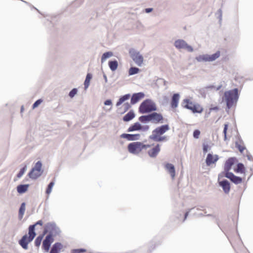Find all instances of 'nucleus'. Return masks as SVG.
I'll use <instances>...</instances> for the list:
<instances>
[{"mask_svg":"<svg viewBox=\"0 0 253 253\" xmlns=\"http://www.w3.org/2000/svg\"><path fill=\"white\" fill-rule=\"evenodd\" d=\"M240 92L238 88L235 87L225 91L221 97L220 103L226 104L225 111L229 113L231 108L236 106L240 97Z\"/></svg>","mask_w":253,"mask_h":253,"instance_id":"f257e3e1","label":"nucleus"},{"mask_svg":"<svg viewBox=\"0 0 253 253\" xmlns=\"http://www.w3.org/2000/svg\"><path fill=\"white\" fill-rule=\"evenodd\" d=\"M157 107L155 102L150 98L144 100L139 105L138 112L141 114H150L157 111Z\"/></svg>","mask_w":253,"mask_h":253,"instance_id":"f03ea898","label":"nucleus"},{"mask_svg":"<svg viewBox=\"0 0 253 253\" xmlns=\"http://www.w3.org/2000/svg\"><path fill=\"white\" fill-rule=\"evenodd\" d=\"M181 106L183 108L191 111L193 114H201L204 111L203 107L200 104L193 102L188 98L182 100Z\"/></svg>","mask_w":253,"mask_h":253,"instance_id":"7ed1b4c3","label":"nucleus"},{"mask_svg":"<svg viewBox=\"0 0 253 253\" xmlns=\"http://www.w3.org/2000/svg\"><path fill=\"white\" fill-rule=\"evenodd\" d=\"M42 233L44 235L48 233L45 236L54 238L60 234L61 230L55 222H48L44 225V229Z\"/></svg>","mask_w":253,"mask_h":253,"instance_id":"20e7f679","label":"nucleus"},{"mask_svg":"<svg viewBox=\"0 0 253 253\" xmlns=\"http://www.w3.org/2000/svg\"><path fill=\"white\" fill-rule=\"evenodd\" d=\"M42 164L41 161H37L27 174V176L32 180H37L43 174Z\"/></svg>","mask_w":253,"mask_h":253,"instance_id":"39448f33","label":"nucleus"},{"mask_svg":"<svg viewBox=\"0 0 253 253\" xmlns=\"http://www.w3.org/2000/svg\"><path fill=\"white\" fill-rule=\"evenodd\" d=\"M37 235L28 229V234H25L22 236L21 238L19 240L18 244L24 250L28 249V245L33 241Z\"/></svg>","mask_w":253,"mask_h":253,"instance_id":"423d86ee","label":"nucleus"},{"mask_svg":"<svg viewBox=\"0 0 253 253\" xmlns=\"http://www.w3.org/2000/svg\"><path fill=\"white\" fill-rule=\"evenodd\" d=\"M129 54L130 57L135 63L138 66L141 67L143 63L144 58L139 51H137L134 48H130L129 50Z\"/></svg>","mask_w":253,"mask_h":253,"instance_id":"0eeeda50","label":"nucleus"},{"mask_svg":"<svg viewBox=\"0 0 253 253\" xmlns=\"http://www.w3.org/2000/svg\"><path fill=\"white\" fill-rule=\"evenodd\" d=\"M174 46L177 49H185L189 52H192L194 48L191 45L188 44L187 42L183 39H177L174 41Z\"/></svg>","mask_w":253,"mask_h":253,"instance_id":"6e6552de","label":"nucleus"},{"mask_svg":"<svg viewBox=\"0 0 253 253\" xmlns=\"http://www.w3.org/2000/svg\"><path fill=\"white\" fill-rule=\"evenodd\" d=\"M170 129L169 124L162 125L157 127L152 131V134L149 136V138L155 136L162 135Z\"/></svg>","mask_w":253,"mask_h":253,"instance_id":"1a4fd4ad","label":"nucleus"},{"mask_svg":"<svg viewBox=\"0 0 253 253\" xmlns=\"http://www.w3.org/2000/svg\"><path fill=\"white\" fill-rule=\"evenodd\" d=\"M140 142L135 141L129 143L127 145L128 151L132 154L137 155L141 152Z\"/></svg>","mask_w":253,"mask_h":253,"instance_id":"9d476101","label":"nucleus"},{"mask_svg":"<svg viewBox=\"0 0 253 253\" xmlns=\"http://www.w3.org/2000/svg\"><path fill=\"white\" fill-rule=\"evenodd\" d=\"M149 115L151 123L155 124H162L164 123V118L161 113L154 111L149 114Z\"/></svg>","mask_w":253,"mask_h":253,"instance_id":"9b49d317","label":"nucleus"},{"mask_svg":"<svg viewBox=\"0 0 253 253\" xmlns=\"http://www.w3.org/2000/svg\"><path fill=\"white\" fill-rule=\"evenodd\" d=\"M54 241V238H51L47 236L45 237L44 239L43 240L42 245V249L43 253H49L50 248Z\"/></svg>","mask_w":253,"mask_h":253,"instance_id":"f8f14e48","label":"nucleus"},{"mask_svg":"<svg viewBox=\"0 0 253 253\" xmlns=\"http://www.w3.org/2000/svg\"><path fill=\"white\" fill-rule=\"evenodd\" d=\"M238 162V159L235 157L228 158L225 162L224 165V171H230L232 169V166Z\"/></svg>","mask_w":253,"mask_h":253,"instance_id":"ddd939ff","label":"nucleus"},{"mask_svg":"<svg viewBox=\"0 0 253 253\" xmlns=\"http://www.w3.org/2000/svg\"><path fill=\"white\" fill-rule=\"evenodd\" d=\"M121 138L126 139L129 141H136L140 139V134L139 133L131 134L123 133L120 135Z\"/></svg>","mask_w":253,"mask_h":253,"instance_id":"4468645a","label":"nucleus"},{"mask_svg":"<svg viewBox=\"0 0 253 253\" xmlns=\"http://www.w3.org/2000/svg\"><path fill=\"white\" fill-rule=\"evenodd\" d=\"M145 93L143 92H139L132 93L130 96V104L134 105L138 102L141 99L145 97Z\"/></svg>","mask_w":253,"mask_h":253,"instance_id":"2eb2a0df","label":"nucleus"},{"mask_svg":"<svg viewBox=\"0 0 253 253\" xmlns=\"http://www.w3.org/2000/svg\"><path fill=\"white\" fill-rule=\"evenodd\" d=\"M219 186L221 187L226 194L229 193L231 189V184L230 182L226 179H223L219 181Z\"/></svg>","mask_w":253,"mask_h":253,"instance_id":"dca6fc26","label":"nucleus"},{"mask_svg":"<svg viewBox=\"0 0 253 253\" xmlns=\"http://www.w3.org/2000/svg\"><path fill=\"white\" fill-rule=\"evenodd\" d=\"M219 159L218 155L215 154L213 155L211 153H208L207 154L205 163L207 166H210L211 165L215 164Z\"/></svg>","mask_w":253,"mask_h":253,"instance_id":"f3484780","label":"nucleus"},{"mask_svg":"<svg viewBox=\"0 0 253 253\" xmlns=\"http://www.w3.org/2000/svg\"><path fill=\"white\" fill-rule=\"evenodd\" d=\"M180 97V95L179 93H174L172 95L170 102V106L172 109H175L178 107Z\"/></svg>","mask_w":253,"mask_h":253,"instance_id":"a211bd4d","label":"nucleus"},{"mask_svg":"<svg viewBox=\"0 0 253 253\" xmlns=\"http://www.w3.org/2000/svg\"><path fill=\"white\" fill-rule=\"evenodd\" d=\"M160 151V144H157L156 146L149 150L147 153L150 158H155L157 156Z\"/></svg>","mask_w":253,"mask_h":253,"instance_id":"6ab92c4d","label":"nucleus"},{"mask_svg":"<svg viewBox=\"0 0 253 253\" xmlns=\"http://www.w3.org/2000/svg\"><path fill=\"white\" fill-rule=\"evenodd\" d=\"M63 248V245L61 242H55L53 244L49 253H60Z\"/></svg>","mask_w":253,"mask_h":253,"instance_id":"aec40b11","label":"nucleus"},{"mask_svg":"<svg viewBox=\"0 0 253 253\" xmlns=\"http://www.w3.org/2000/svg\"><path fill=\"white\" fill-rule=\"evenodd\" d=\"M166 169L172 178H173L175 176V169L174 166L169 163H167L165 166Z\"/></svg>","mask_w":253,"mask_h":253,"instance_id":"412c9836","label":"nucleus"},{"mask_svg":"<svg viewBox=\"0 0 253 253\" xmlns=\"http://www.w3.org/2000/svg\"><path fill=\"white\" fill-rule=\"evenodd\" d=\"M29 187V184H20L16 187L17 192L20 195L24 194L28 190Z\"/></svg>","mask_w":253,"mask_h":253,"instance_id":"4be33fe9","label":"nucleus"},{"mask_svg":"<svg viewBox=\"0 0 253 253\" xmlns=\"http://www.w3.org/2000/svg\"><path fill=\"white\" fill-rule=\"evenodd\" d=\"M135 117V114L133 110H130L124 117L123 121L125 122H128L134 119Z\"/></svg>","mask_w":253,"mask_h":253,"instance_id":"5701e85b","label":"nucleus"},{"mask_svg":"<svg viewBox=\"0 0 253 253\" xmlns=\"http://www.w3.org/2000/svg\"><path fill=\"white\" fill-rule=\"evenodd\" d=\"M108 66L112 72H115L118 68V61L116 59L109 60L108 61Z\"/></svg>","mask_w":253,"mask_h":253,"instance_id":"b1692460","label":"nucleus"},{"mask_svg":"<svg viewBox=\"0 0 253 253\" xmlns=\"http://www.w3.org/2000/svg\"><path fill=\"white\" fill-rule=\"evenodd\" d=\"M130 96H131V95L130 93H127V94H124L123 95L120 96L116 102V107L120 106L126 101L128 100L129 99V98L130 97Z\"/></svg>","mask_w":253,"mask_h":253,"instance_id":"393cba45","label":"nucleus"},{"mask_svg":"<svg viewBox=\"0 0 253 253\" xmlns=\"http://www.w3.org/2000/svg\"><path fill=\"white\" fill-rule=\"evenodd\" d=\"M236 164H237V169H234V171L237 173H244L245 174L246 168L245 165L242 163L239 162L238 161Z\"/></svg>","mask_w":253,"mask_h":253,"instance_id":"a878e982","label":"nucleus"},{"mask_svg":"<svg viewBox=\"0 0 253 253\" xmlns=\"http://www.w3.org/2000/svg\"><path fill=\"white\" fill-rule=\"evenodd\" d=\"M140 126V123L139 122H136L133 124H131L126 129V131L130 132L135 131H139Z\"/></svg>","mask_w":253,"mask_h":253,"instance_id":"bb28decb","label":"nucleus"},{"mask_svg":"<svg viewBox=\"0 0 253 253\" xmlns=\"http://www.w3.org/2000/svg\"><path fill=\"white\" fill-rule=\"evenodd\" d=\"M43 224V221L42 219L39 220L38 221H36L33 224H31L29 226L28 229L32 231L34 234L37 235L36 232V227L37 225H40L41 226H42Z\"/></svg>","mask_w":253,"mask_h":253,"instance_id":"cd10ccee","label":"nucleus"},{"mask_svg":"<svg viewBox=\"0 0 253 253\" xmlns=\"http://www.w3.org/2000/svg\"><path fill=\"white\" fill-rule=\"evenodd\" d=\"M32 8H33V9H36L40 14L42 15L44 17H49V16L45 15V14H44L42 13V12H41L40 11V10L38 9H37L36 7H35V6H32ZM59 17V15H54V16H50V19L49 18H47V20L48 21H49L51 23L53 24L54 21L57 20L58 19Z\"/></svg>","mask_w":253,"mask_h":253,"instance_id":"c85d7f7f","label":"nucleus"},{"mask_svg":"<svg viewBox=\"0 0 253 253\" xmlns=\"http://www.w3.org/2000/svg\"><path fill=\"white\" fill-rule=\"evenodd\" d=\"M21 168L16 174V177L18 178H21L25 173L27 169V164L25 163H22L20 165Z\"/></svg>","mask_w":253,"mask_h":253,"instance_id":"c756f323","label":"nucleus"},{"mask_svg":"<svg viewBox=\"0 0 253 253\" xmlns=\"http://www.w3.org/2000/svg\"><path fill=\"white\" fill-rule=\"evenodd\" d=\"M161 242L160 241H157L156 238H154L152 239L150 242V245L148 249L149 252L151 253L156 247L159 246Z\"/></svg>","mask_w":253,"mask_h":253,"instance_id":"7c9ffc66","label":"nucleus"},{"mask_svg":"<svg viewBox=\"0 0 253 253\" xmlns=\"http://www.w3.org/2000/svg\"><path fill=\"white\" fill-rule=\"evenodd\" d=\"M138 121L144 124H146L149 122H151L149 114H145V115L140 116L138 118Z\"/></svg>","mask_w":253,"mask_h":253,"instance_id":"2f4dec72","label":"nucleus"},{"mask_svg":"<svg viewBox=\"0 0 253 253\" xmlns=\"http://www.w3.org/2000/svg\"><path fill=\"white\" fill-rule=\"evenodd\" d=\"M141 72V69L139 68L131 66L128 70V76H133Z\"/></svg>","mask_w":253,"mask_h":253,"instance_id":"473e14b6","label":"nucleus"},{"mask_svg":"<svg viewBox=\"0 0 253 253\" xmlns=\"http://www.w3.org/2000/svg\"><path fill=\"white\" fill-rule=\"evenodd\" d=\"M150 140H153L155 142H163V141H167L169 139L168 137L166 135H158V136H155L154 137H151L149 138Z\"/></svg>","mask_w":253,"mask_h":253,"instance_id":"72a5a7b5","label":"nucleus"},{"mask_svg":"<svg viewBox=\"0 0 253 253\" xmlns=\"http://www.w3.org/2000/svg\"><path fill=\"white\" fill-rule=\"evenodd\" d=\"M220 55V51L219 50L216 51L215 53L212 54H208V62H212L217 59Z\"/></svg>","mask_w":253,"mask_h":253,"instance_id":"f704fd0d","label":"nucleus"},{"mask_svg":"<svg viewBox=\"0 0 253 253\" xmlns=\"http://www.w3.org/2000/svg\"><path fill=\"white\" fill-rule=\"evenodd\" d=\"M55 178H53L50 182L47 185V187L45 189V194L47 195H49L52 190V188L55 184Z\"/></svg>","mask_w":253,"mask_h":253,"instance_id":"c9c22d12","label":"nucleus"},{"mask_svg":"<svg viewBox=\"0 0 253 253\" xmlns=\"http://www.w3.org/2000/svg\"><path fill=\"white\" fill-rule=\"evenodd\" d=\"M113 55V52L111 51H108L104 52L101 57V63H103L108 58Z\"/></svg>","mask_w":253,"mask_h":253,"instance_id":"e433bc0d","label":"nucleus"},{"mask_svg":"<svg viewBox=\"0 0 253 253\" xmlns=\"http://www.w3.org/2000/svg\"><path fill=\"white\" fill-rule=\"evenodd\" d=\"M92 78V74L90 73H88L86 74V77H85L84 83V87L85 89H86L88 87V86L90 84V80H91Z\"/></svg>","mask_w":253,"mask_h":253,"instance_id":"4c0bfd02","label":"nucleus"},{"mask_svg":"<svg viewBox=\"0 0 253 253\" xmlns=\"http://www.w3.org/2000/svg\"><path fill=\"white\" fill-rule=\"evenodd\" d=\"M44 236V235L42 233V234L39 235L36 238L35 241H34V244L36 247L39 248V247L40 246V245L41 244L42 241L43 239Z\"/></svg>","mask_w":253,"mask_h":253,"instance_id":"58836bf2","label":"nucleus"},{"mask_svg":"<svg viewBox=\"0 0 253 253\" xmlns=\"http://www.w3.org/2000/svg\"><path fill=\"white\" fill-rule=\"evenodd\" d=\"M208 54H201L195 57V59L199 62H208Z\"/></svg>","mask_w":253,"mask_h":253,"instance_id":"ea45409f","label":"nucleus"},{"mask_svg":"<svg viewBox=\"0 0 253 253\" xmlns=\"http://www.w3.org/2000/svg\"><path fill=\"white\" fill-rule=\"evenodd\" d=\"M169 97L167 95H164L160 100V103L161 105L166 107L169 104Z\"/></svg>","mask_w":253,"mask_h":253,"instance_id":"a19ab883","label":"nucleus"},{"mask_svg":"<svg viewBox=\"0 0 253 253\" xmlns=\"http://www.w3.org/2000/svg\"><path fill=\"white\" fill-rule=\"evenodd\" d=\"M230 181L235 184L237 185L242 182L243 179L241 177L234 174Z\"/></svg>","mask_w":253,"mask_h":253,"instance_id":"79ce46f5","label":"nucleus"},{"mask_svg":"<svg viewBox=\"0 0 253 253\" xmlns=\"http://www.w3.org/2000/svg\"><path fill=\"white\" fill-rule=\"evenodd\" d=\"M228 126H229V123L228 122H227L224 124L223 134L224 135L223 139L224 141H226L228 140L227 134V130L228 129Z\"/></svg>","mask_w":253,"mask_h":253,"instance_id":"37998d69","label":"nucleus"},{"mask_svg":"<svg viewBox=\"0 0 253 253\" xmlns=\"http://www.w3.org/2000/svg\"><path fill=\"white\" fill-rule=\"evenodd\" d=\"M235 145L236 148H237L238 149L239 151L241 153H243L245 149H246V146H242L240 144H239V143L238 142V141H235Z\"/></svg>","mask_w":253,"mask_h":253,"instance_id":"c03bdc74","label":"nucleus"},{"mask_svg":"<svg viewBox=\"0 0 253 253\" xmlns=\"http://www.w3.org/2000/svg\"><path fill=\"white\" fill-rule=\"evenodd\" d=\"M131 104L130 103H128V102H125L124 104V111L123 112H120L121 114H124L125 113L127 112L131 107Z\"/></svg>","mask_w":253,"mask_h":253,"instance_id":"a18cd8bd","label":"nucleus"},{"mask_svg":"<svg viewBox=\"0 0 253 253\" xmlns=\"http://www.w3.org/2000/svg\"><path fill=\"white\" fill-rule=\"evenodd\" d=\"M78 92V89L76 87L72 88L69 92L68 96L71 98H73Z\"/></svg>","mask_w":253,"mask_h":253,"instance_id":"49530a36","label":"nucleus"},{"mask_svg":"<svg viewBox=\"0 0 253 253\" xmlns=\"http://www.w3.org/2000/svg\"><path fill=\"white\" fill-rule=\"evenodd\" d=\"M203 152L204 155H205L209 150L211 149V147L206 143L202 144Z\"/></svg>","mask_w":253,"mask_h":253,"instance_id":"de8ad7c7","label":"nucleus"},{"mask_svg":"<svg viewBox=\"0 0 253 253\" xmlns=\"http://www.w3.org/2000/svg\"><path fill=\"white\" fill-rule=\"evenodd\" d=\"M205 216H208V217H213V218H215V220H216V224L217 225V226H218V227L220 228V229L223 232H224V231L223 230V228L220 226V224H219V218H216V216L213 214H211V213H209V214H206Z\"/></svg>","mask_w":253,"mask_h":253,"instance_id":"09e8293b","label":"nucleus"},{"mask_svg":"<svg viewBox=\"0 0 253 253\" xmlns=\"http://www.w3.org/2000/svg\"><path fill=\"white\" fill-rule=\"evenodd\" d=\"M43 102V99L42 98H40L37 99L32 106V108L34 109L37 108L42 102Z\"/></svg>","mask_w":253,"mask_h":253,"instance_id":"8fccbe9b","label":"nucleus"},{"mask_svg":"<svg viewBox=\"0 0 253 253\" xmlns=\"http://www.w3.org/2000/svg\"><path fill=\"white\" fill-rule=\"evenodd\" d=\"M195 209V207L192 208L191 209H189L187 210V211L185 212L184 214L183 219L182 220V222H184L185 220L187 219L189 214L190 212H192L193 211H194Z\"/></svg>","mask_w":253,"mask_h":253,"instance_id":"3c124183","label":"nucleus"},{"mask_svg":"<svg viewBox=\"0 0 253 253\" xmlns=\"http://www.w3.org/2000/svg\"><path fill=\"white\" fill-rule=\"evenodd\" d=\"M234 174L230 171H225L224 177L229 179L230 180L232 179Z\"/></svg>","mask_w":253,"mask_h":253,"instance_id":"603ef678","label":"nucleus"},{"mask_svg":"<svg viewBox=\"0 0 253 253\" xmlns=\"http://www.w3.org/2000/svg\"><path fill=\"white\" fill-rule=\"evenodd\" d=\"M140 148H141V151L143 150H146L147 149L150 148L152 146H154V144H144L143 142H140Z\"/></svg>","mask_w":253,"mask_h":253,"instance_id":"864d4df0","label":"nucleus"},{"mask_svg":"<svg viewBox=\"0 0 253 253\" xmlns=\"http://www.w3.org/2000/svg\"><path fill=\"white\" fill-rule=\"evenodd\" d=\"M201 131L199 129H196L193 131V136L195 139H198L199 138Z\"/></svg>","mask_w":253,"mask_h":253,"instance_id":"5fc2aeb1","label":"nucleus"},{"mask_svg":"<svg viewBox=\"0 0 253 253\" xmlns=\"http://www.w3.org/2000/svg\"><path fill=\"white\" fill-rule=\"evenodd\" d=\"M199 92L202 97H203L204 98H206L207 93H206V89L205 87L200 89Z\"/></svg>","mask_w":253,"mask_h":253,"instance_id":"6e6d98bb","label":"nucleus"},{"mask_svg":"<svg viewBox=\"0 0 253 253\" xmlns=\"http://www.w3.org/2000/svg\"><path fill=\"white\" fill-rule=\"evenodd\" d=\"M26 210V203L25 202H22L21 204V205L20 206V208L19 209V212H24L25 213Z\"/></svg>","mask_w":253,"mask_h":253,"instance_id":"4d7b16f0","label":"nucleus"},{"mask_svg":"<svg viewBox=\"0 0 253 253\" xmlns=\"http://www.w3.org/2000/svg\"><path fill=\"white\" fill-rule=\"evenodd\" d=\"M150 127L148 125H143L142 126L141 125V126H140L139 131H146L149 130Z\"/></svg>","mask_w":253,"mask_h":253,"instance_id":"13d9d810","label":"nucleus"},{"mask_svg":"<svg viewBox=\"0 0 253 253\" xmlns=\"http://www.w3.org/2000/svg\"><path fill=\"white\" fill-rule=\"evenodd\" d=\"M104 104L105 106H112L113 105V102L111 99H107L104 101Z\"/></svg>","mask_w":253,"mask_h":253,"instance_id":"bf43d9fd","label":"nucleus"},{"mask_svg":"<svg viewBox=\"0 0 253 253\" xmlns=\"http://www.w3.org/2000/svg\"><path fill=\"white\" fill-rule=\"evenodd\" d=\"M220 108L218 106H213L212 105H211V107H210V111H214L215 112H217L219 110Z\"/></svg>","mask_w":253,"mask_h":253,"instance_id":"052dcab7","label":"nucleus"},{"mask_svg":"<svg viewBox=\"0 0 253 253\" xmlns=\"http://www.w3.org/2000/svg\"><path fill=\"white\" fill-rule=\"evenodd\" d=\"M75 253H84L86 250L84 248H78L74 250Z\"/></svg>","mask_w":253,"mask_h":253,"instance_id":"680f3d73","label":"nucleus"},{"mask_svg":"<svg viewBox=\"0 0 253 253\" xmlns=\"http://www.w3.org/2000/svg\"><path fill=\"white\" fill-rule=\"evenodd\" d=\"M217 13L218 14V18L219 19V21L222 19V10L221 9H219L217 10Z\"/></svg>","mask_w":253,"mask_h":253,"instance_id":"e2e57ef3","label":"nucleus"},{"mask_svg":"<svg viewBox=\"0 0 253 253\" xmlns=\"http://www.w3.org/2000/svg\"><path fill=\"white\" fill-rule=\"evenodd\" d=\"M236 137H237V141H238L239 143V142L240 143H244V142H243V140H242V138H241V136L240 135V134H239L238 132V134H237Z\"/></svg>","mask_w":253,"mask_h":253,"instance_id":"0e129e2a","label":"nucleus"},{"mask_svg":"<svg viewBox=\"0 0 253 253\" xmlns=\"http://www.w3.org/2000/svg\"><path fill=\"white\" fill-rule=\"evenodd\" d=\"M247 152L248 153V154H247L246 157L249 161H253V157L252 155L247 151Z\"/></svg>","mask_w":253,"mask_h":253,"instance_id":"69168bd1","label":"nucleus"},{"mask_svg":"<svg viewBox=\"0 0 253 253\" xmlns=\"http://www.w3.org/2000/svg\"><path fill=\"white\" fill-rule=\"evenodd\" d=\"M205 88H206V89H212L215 88V86L213 84H210V85L206 86L205 87Z\"/></svg>","mask_w":253,"mask_h":253,"instance_id":"338daca9","label":"nucleus"},{"mask_svg":"<svg viewBox=\"0 0 253 253\" xmlns=\"http://www.w3.org/2000/svg\"><path fill=\"white\" fill-rule=\"evenodd\" d=\"M144 10L146 13H149L153 10V8L152 7H148V8H146L144 9Z\"/></svg>","mask_w":253,"mask_h":253,"instance_id":"774afa93","label":"nucleus"}]
</instances>
